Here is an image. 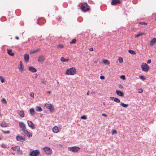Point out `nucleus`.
Returning a JSON list of instances; mask_svg holds the SVG:
<instances>
[{
  "instance_id": "b1692460",
  "label": "nucleus",
  "mask_w": 156,
  "mask_h": 156,
  "mask_svg": "<svg viewBox=\"0 0 156 156\" xmlns=\"http://www.w3.org/2000/svg\"><path fill=\"white\" fill-rule=\"evenodd\" d=\"M60 60L62 62H67L69 61V59L68 58L66 59L65 58L63 57H62L61 58Z\"/></svg>"
},
{
  "instance_id": "37998d69",
  "label": "nucleus",
  "mask_w": 156,
  "mask_h": 156,
  "mask_svg": "<svg viewBox=\"0 0 156 156\" xmlns=\"http://www.w3.org/2000/svg\"><path fill=\"white\" fill-rule=\"evenodd\" d=\"M139 24L141 25H146L147 24L146 23L144 22H140Z\"/></svg>"
},
{
  "instance_id": "f8f14e48",
  "label": "nucleus",
  "mask_w": 156,
  "mask_h": 156,
  "mask_svg": "<svg viewBox=\"0 0 156 156\" xmlns=\"http://www.w3.org/2000/svg\"><path fill=\"white\" fill-rule=\"evenodd\" d=\"M45 60L44 57L43 55H40L38 59V61L39 62H44Z\"/></svg>"
},
{
  "instance_id": "cd10ccee",
  "label": "nucleus",
  "mask_w": 156,
  "mask_h": 156,
  "mask_svg": "<svg viewBox=\"0 0 156 156\" xmlns=\"http://www.w3.org/2000/svg\"><path fill=\"white\" fill-rule=\"evenodd\" d=\"M36 111L38 112H41L42 111V108L39 106L36 107Z\"/></svg>"
},
{
  "instance_id": "58836bf2",
  "label": "nucleus",
  "mask_w": 156,
  "mask_h": 156,
  "mask_svg": "<svg viewBox=\"0 0 156 156\" xmlns=\"http://www.w3.org/2000/svg\"><path fill=\"white\" fill-rule=\"evenodd\" d=\"M2 132L5 134H9L10 132L9 131H2Z\"/></svg>"
},
{
  "instance_id": "a18cd8bd",
  "label": "nucleus",
  "mask_w": 156,
  "mask_h": 156,
  "mask_svg": "<svg viewBox=\"0 0 156 156\" xmlns=\"http://www.w3.org/2000/svg\"><path fill=\"white\" fill-rule=\"evenodd\" d=\"M141 36V34L140 33L139 34H137V35H136L135 37H139L140 36Z\"/></svg>"
},
{
  "instance_id": "c9c22d12",
  "label": "nucleus",
  "mask_w": 156,
  "mask_h": 156,
  "mask_svg": "<svg viewBox=\"0 0 156 156\" xmlns=\"http://www.w3.org/2000/svg\"><path fill=\"white\" fill-rule=\"evenodd\" d=\"M2 102L4 104H6V101L5 99L4 98H3L1 100Z\"/></svg>"
},
{
  "instance_id": "49530a36",
  "label": "nucleus",
  "mask_w": 156,
  "mask_h": 156,
  "mask_svg": "<svg viewBox=\"0 0 156 156\" xmlns=\"http://www.w3.org/2000/svg\"><path fill=\"white\" fill-rule=\"evenodd\" d=\"M100 78L101 80H103L105 79V76H100Z\"/></svg>"
},
{
  "instance_id": "864d4df0",
  "label": "nucleus",
  "mask_w": 156,
  "mask_h": 156,
  "mask_svg": "<svg viewBox=\"0 0 156 156\" xmlns=\"http://www.w3.org/2000/svg\"><path fill=\"white\" fill-rule=\"evenodd\" d=\"M102 115L103 116H104L105 117H107V115H106L105 114H104V113L102 114Z\"/></svg>"
},
{
  "instance_id": "6e6552de",
  "label": "nucleus",
  "mask_w": 156,
  "mask_h": 156,
  "mask_svg": "<svg viewBox=\"0 0 156 156\" xmlns=\"http://www.w3.org/2000/svg\"><path fill=\"white\" fill-rule=\"evenodd\" d=\"M44 105L51 112H52L54 111V106L51 104L45 103L44 104Z\"/></svg>"
},
{
  "instance_id": "4468645a",
  "label": "nucleus",
  "mask_w": 156,
  "mask_h": 156,
  "mask_svg": "<svg viewBox=\"0 0 156 156\" xmlns=\"http://www.w3.org/2000/svg\"><path fill=\"white\" fill-rule=\"evenodd\" d=\"M110 98L111 100H113V101H114L117 103H119L120 102V100L117 98L112 97H110Z\"/></svg>"
},
{
  "instance_id": "9d476101",
  "label": "nucleus",
  "mask_w": 156,
  "mask_h": 156,
  "mask_svg": "<svg viewBox=\"0 0 156 156\" xmlns=\"http://www.w3.org/2000/svg\"><path fill=\"white\" fill-rule=\"evenodd\" d=\"M16 139L17 141H21L22 142H23L25 140V139L24 138L18 135H17L16 136Z\"/></svg>"
},
{
  "instance_id": "f704fd0d",
  "label": "nucleus",
  "mask_w": 156,
  "mask_h": 156,
  "mask_svg": "<svg viewBox=\"0 0 156 156\" xmlns=\"http://www.w3.org/2000/svg\"><path fill=\"white\" fill-rule=\"evenodd\" d=\"M57 47L58 48H63V45L62 44H59L57 46Z\"/></svg>"
},
{
  "instance_id": "7c9ffc66",
  "label": "nucleus",
  "mask_w": 156,
  "mask_h": 156,
  "mask_svg": "<svg viewBox=\"0 0 156 156\" xmlns=\"http://www.w3.org/2000/svg\"><path fill=\"white\" fill-rule=\"evenodd\" d=\"M128 52L130 54L133 55H134L136 54V53L133 50H129Z\"/></svg>"
},
{
  "instance_id": "7ed1b4c3",
  "label": "nucleus",
  "mask_w": 156,
  "mask_h": 156,
  "mask_svg": "<svg viewBox=\"0 0 156 156\" xmlns=\"http://www.w3.org/2000/svg\"><path fill=\"white\" fill-rule=\"evenodd\" d=\"M80 8L81 10L84 12H87L88 9L87 7V4L85 3L80 4Z\"/></svg>"
},
{
  "instance_id": "680f3d73",
  "label": "nucleus",
  "mask_w": 156,
  "mask_h": 156,
  "mask_svg": "<svg viewBox=\"0 0 156 156\" xmlns=\"http://www.w3.org/2000/svg\"><path fill=\"white\" fill-rule=\"evenodd\" d=\"M154 20L156 21V17L155 18Z\"/></svg>"
},
{
  "instance_id": "8fccbe9b",
  "label": "nucleus",
  "mask_w": 156,
  "mask_h": 156,
  "mask_svg": "<svg viewBox=\"0 0 156 156\" xmlns=\"http://www.w3.org/2000/svg\"><path fill=\"white\" fill-rule=\"evenodd\" d=\"M34 93H31L30 94V96L32 97H33L34 98Z\"/></svg>"
},
{
  "instance_id": "5fc2aeb1",
  "label": "nucleus",
  "mask_w": 156,
  "mask_h": 156,
  "mask_svg": "<svg viewBox=\"0 0 156 156\" xmlns=\"http://www.w3.org/2000/svg\"><path fill=\"white\" fill-rule=\"evenodd\" d=\"M89 93H90V92L89 91H88L87 93V95H89Z\"/></svg>"
},
{
  "instance_id": "c85d7f7f",
  "label": "nucleus",
  "mask_w": 156,
  "mask_h": 156,
  "mask_svg": "<svg viewBox=\"0 0 156 156\" xmlns=\"http://www.w3.org/2000/svg\"><path fill=\"white\" fill-rule=\"evenodd\" d=\"M40 50L39 48L35 49L34 50H32L30 51L31 54H34V53Z\"/></svg>"
},
{
  "instance_id": "20e7f679",
  "label": "nucleus",
  "mask_w": 156,
  "mask_h": 156,
  "mask_svg": "<svg viewBox=\"0 0 156 156\" xmlns=\"http://www.w3.org/2000/svg\"><path fill=\"white\" fill-rule=\"evenodd\" d=\"M67 149L69 151H72L73 152H76L78 151L80 148L77 146H74L68 147Z\"/></svg>"
},
{
  "instance_id": "6e6d98bb",
  "label": "nucleus",
  "mask_w": 156,
  "mask_h": 156,
  "mask_svg": "<svg viewBox=\"0 0 156 156\" xmlns=\"http://www.w3.org/2000/svg\"><path fill=\"white\" fill-rule=\"evenodd\" d=\"M16 39H17V40H18V39H19V38L18 37H16Z\"/></svg>"
},
{
  "instance_id": "2eb2a0df",
  "label": "nucleus",
  "mask_w": 156,
  "mask_h": 156,
  "mask_svg": "<svg viewBox=\"0 0 156 156\" xmlns=\"http://www.w3.org/2000/svg\"><path fill=\"white\" fill-rule=\"evenodd\" d=\"M24 59L25 61L27 62L29 60V55L28 54H25L24 55Z\"/></svg>"
},
{
  "instance_id": "f257e3e1",
  "label": "nucleus",
  "mask_w": 156,
  "mask_h": 156,
  "mask_svg": "<svg viewBox=\"0 0 156 156\" xmlns=\"http://www.w3.org/2000/svg\"><path fill=\"white\" fill-rule=\"evenodd\" d=\"M76 72V69L74 67H72L68 69L66 72V75H73Z\"/></svg>"
},
{
  "instance_id": "c03bdc74",
  "label": "nucleus",
  "mask_w": 156,
  "mask_h": 156,
  "mask_svg": "<svg viewBox=\"0 0 156 156\" xmlns=\"http://www.w3.org/2000/svg\"><path fill=\"white\" fill-rule=\"evenodd\" d=\"M1 147L2 148H6V146L4 144H2L1 145Z\"/></svg>"
},
{
  "instance_id": "393cba45",
  "label": "nucleus",
  "mask_w": 156,
  "mask_h": 156,
  "mask_svg": "<svg viewBox=\"0 0 156 156\" xmlns=\"http://www.w3.org/2000/svg\"><path fill=\"white\" fill-rule=\"evenodd\" d=\"M120 105L121 106L124 108H127L129 106L128 104H124L122 102L120 103Z\"/></svg>"
},
{
  "instance_id": "bf43d9fd",
  "label": "nucleus",
  "mask_w": 156,
  "mask_h": 156,
  "mask_svg": "<svg viewBox=\"0 0 156 156\" xmlns=\"http://www.w3.org/2000/svg\"><path fill=\"white\" fill-rule=\"evenodd\" d=\"M2 117V115H1V113H0V118L1 117Z\"/></svg>"
},
{
  "instance_id": "5701e85b",
  "label": "nucleus",
  "mask_w": 156,
  "mask_h": 156,
  "mask_svg": "<svg viewBox=\"0 0 156 156\" xmlns=\"http://www.w3.org/2000/svg\"><path fill=\"white\" fill-rule=\"evenodd\" d=\"M20 67H19V70L21 71H22L23 70V66L22 63V61H20Z\"/></svg>"
},
{
  "instance_id": "09e8293b",
  "label": "nucleus",
  "mask_w": 156,
  "mask_h": 156,
  "mask_svg": "<svg viewBox=\"0 0 156 156\" xmlns=\"http://www.w3.org/2000/svg\"><path fill=\"white\" fill-rule=\"evenodd\" d=\"M119 87L120 89H122L123 88V86L121 84L119 85Z\"/></svg>"
},
{
  "instance_id": "3c124183",
  "label": "nucleus",
  "mask_w": 156,
  "mask_h": 156,
  "mask_svg": "<svg viewBox=\"0 0 156 156\" xmlns=\"http://www.w3.org/2000/svg\"><path fill=\"white\" fill-rule=\"evenodd\" d=\"M89 50L90 51H93V48H89Z\"/></svg>"
},
{
  "instance_id": "c756f323",
  "label": "nucleus",
  "mask_w": 156,
  "mask_h": 156,
  "mask_svg": "<svg viewBox=\"0 0 156 156\" xmlns=\"http://www.w3.org/2000/svg\"><path fill=\"white\" fill-rule=\"evenodd\" d=\"M103 62L104 64L106 65H108L109 64L108 61L106 59L103 60Z\"/></svg>"
},
{
  "instance_id": "412c9836",
  "label": "nucleus",
  "mask_w": 156,
  "mask_h": 156,
  "mask_svg": "<svg viewBox=\"0 0 156 156\" xmlns=\"http://www.w3.org/2000/svg\"><path fill=\"white\" fill-rule=\"evenodd\" d=\"M52 130H53V132L55 133H57L58 132V128L56 126H54L53 128L52 129Z\"/></svg>"
},
{
  "instance_id": "4be33fe9",
  "label": "nucleus",
  "mask_w": 156,
  "mask_h": 156,
  "mask_svg": "<svg viewBox=\"0 0 156 156\" xmlns=\"http://www.w3.org/2000/svg\"><path fill=\"white\" fill-rule=\"evenodd\" d=\"M20 116L21 118H23L24 116V113L23 110H21L19 113Z\"/></svg>"
},
{
  "instance_id": "a211bd4d",
  "label": "nucleus",
  "mask_w": 156,
  "mask_h": 156,
  "mask_svg": "<svg viewBox=\"0 0 156 156\" xmlns=\"http://www.w3.org/2000/svg\"><path fill=\"white\" fill-rule=\"evenodd\" d=\"M116 93L118 95L121 97H123L124 96V94L122 92L118 90H116Z\"/></svg>"
},
{
  "instance_id": "2f4dec72",
  "label": "nucleus",
  "mask_w": 156,
  "mask_h": 156,
  "mask_svg": "<svg viewBox=\"0 0 156 156\" xmlns=\"http://www.w3.org/2000/svg\"><path fill=\"white\" fill-rule=\"evenodd\" d=\"M0 80L2 83H4L5 82V80L1 76H0Z\"/></svg>"
},
{
  "instance_id": "0eeeda50",
  "label": "nucleus",
  "mask_w": 156,
  "mask_h": 156,
  "mask_svg": "<svg viewBox=\"0 0 156 156\" xmlns=\"http://www.w3.org/2000/svg\"><path fill=\"white\" fill-rule=\"evenodd\" d=\"M45 153L47 155H50L52 153V151L50 148L45 147L43 148Z\"/></svg>"
},
{
  "instance_id": "13d9d810",
  "label": "nucleus",
  "mask_w": 156,
  "mask_h": 156,
  "mask_svg": "<svg viewBox=\"0 0 156 156\" xmlns=\"http://www.w3.org/2000/svg\"><path fill=\"white\" fill-rule=\"evenodd\" d=\"M141 34V36L142 35L144 34L143 33H140Z\"/></svg>"
},
{
  "instance_id": "423d86ee",
  "label": "nucleus",
  "mask_w": 156,
  "mask_h": 156,
  "mask_svg": "<svg viewBox=\"0 0 156 156\" xmlns=\"http://www.w3.org/2000/svg\"><path fill=\"white\" fill-rule=\"evenodd\" d=\"M142 70L144 72H147L148 71L149 67L148 65L145 63H143L141 66Z\"/></svg>"
},
{
  "instance_id": "ddd939ff",
  "label": "nucleus",
  "mask_w": 156,
  "mask_h": 156,
  "mask_svg": "<svg viewBox=\"0 0 156 156\" xmlns=\"http://www.w3.org/2000/svg\"><path fill=\"white\" fill-rule=\"evenodd\" d=\"M120 0H112L111 2L112 5H115L120 3Z\"/></svg>"
},
{
  "instance_id": "6ab92c4d",
  "label": "nucleus",
  "mask_w": 156,
  "mask_h": 156,
  "mask_svg": "<svg viewBox=\"0 0 156 156\" xmlns=\"http://www.w3.org/2000/svg\"><path fill=\"white\" fill-rule=\"evenodd\" d=\"M156 42V38H154L150 42V45L151 46L153 45Z\"/></svg>"
},
{
  "instance_id": "f3484780",
  "label": "nucleus",
  "mask_w": 156,
  "mask_h": 156,
  "mask_svg": "<svg viewBox=\"0 0 156 156\" xmlns=\"http://www.w3.org/2000/svg\"><path fill=\"white\" fill-rule=\"evenodd\" d=\"M29 70L32 73H35L37 71V70L34 67L32 66L29 67Z\"/></svg>"
},
{
  "instance_id": "bb28decb",
  "label": "nucleus",
  "mask_w": 156,
  "mask_h": 156,
  "mask_svg": "<svg viewBox=\"0 0 156 156\" xmlns=\"http://www.w3.org/2000/svg\"><path fill=\"white\" fill-rule=\"evenodd\" d=\"M30 112L32 115H34L35 114V112L33 108H31L30 109Z\"/></svg>"
},
{
  "instance_id": "f03ea898",
  "label": "nucleus",
  "mask_w": 156,
  "mask_h": 156,
  "mask_svg": "<svg viewBox=\"0 0 156 156\" xmlns=\"http://www.w3.org/2000/svg\"><path fill=\"white\" fill-rule=\"evenodd\" d=\"M40 152L38 150H34L29 152V156H38Z\"/></svg>"
},
{
  "instance_id": "052dcab7",
  "label": "nucleus",
  "mask_w": 156,
  "mask_h": 156,
  "mask_svg": "<svg viewBox=\"0 0 156 156\" xmlns=\"http://www.w3.org/2000/svg\"><path fill=\"white\" fill-rule=\"evenodd\" d=\"M97 61H95L94 62V63H97Z\"/></svg>"
},
{
  "instance_id": "ea45409f",
  "label": "nucleus",
  "mask_w": 156,
  "mask_h": 156,
  "mask_svg": "<svg viewBox=\"0 0 156 156\" xmlns=\"http://www.w3.org/2000/svg\"><path fill=\"white\" fill-rule=\"evenodd\" d=\"M143 90L142 89H138V92L139 93H141L143 92Z\"/></svg>"
},
{
  "instance_id": "de8ad7c7",
  "label": "nucleus",
  "mask_w": 156,
  "mask_h": 156,
  "mask_svg": "<svg viewBox=\"0 0 156 156\" xmlns=\"http://www.w3.org/2000/svg\"><path fill=\"white\" fill-rule=\"evenodd\" d=\"M151 62V59H148L147 61V63L149 64Z\"/></svg>"
},
{
  "instance_id": "4c0bfd02",
  "label": "nucleus",
  "mask_w": 156,
  "mask_h": 156,
  "mask_svg": "<svg viewBox=\"0 0 156 156\" xmlns=\"http://www.w3.org/2000/svg\"><path fill=\"white\" fill-rule=\"evenodd\" d=\"M81 119H87V118L85 115H83L81 117Z\"/></svg>"
},
{
  "instance_id": "39448f33",
  "label": "nucleus",
  "mask_w": 156,
  "mask_h": 156,
  "mask_svg": "<svg viewBox=\"0 0 156 156\" xmlns=\"http://www.w3.org/2000/svg\"><path fill=\"white\" fill-rule=\"evenodd\" d=\"M21 131H22V132H21V133L23 135L28 137H32V134L31 133H29V132L26 129L22 130Z\"/></svg>"
},
{
  "instance_id": "603ef678",
  "label": "nucleus",
  "mask_w": 156,
  "mask_h": 156,
  "mask_svg": "<svg viewBox=\"0 0 156 156\" xmlns=\"http://www.w3.org/2000/svg\"><path fill=\"white\" fill-rule=\"evenodd\" d=\"M42 83L43 84H45L46 83V81H42Z\"/></svg>"
},
{
  "instance_id": "1a4fd4ad",
  "label": "nucleus",
  "mask_w": 156,
  "mask_h": 156,
  "mask_svg": "<svg viewBox=\"0 0 156 156\" xmlns=\"http://www.w3.org/2000/svg\"><path fill=\"white\" fill-rule=\"evenodd\" d=\"M19 126L20 128L21 129V130L26 129V125L23 122H20Z\"/></svg>"
},
{
  "instance_id": "79ce46f5",
  "label": "nucleus",
  "mask_w": 156,
  "mask_h": 156,
  "mask_svg": "<svg viewBox=\"0 0 156 156\" xmlns=\"http://www.w3.org/2000/svg\"><path fill=\"white\" fill-rule=\"evenodd\" d=\"M120 78L123 80L125 79V76L124 75H121L120 76Z\"/></svg>"
},
{
  "instance_id": "dca6fc26",
  "label": "nucleus",
  "mask_w": 156,
  "mask_h": 156,
  "mask_svg": "<svg viewBox=\"0 0 156 156\" xmlns=\"http://www.w3.org/2000/svg\"><path fill=\"white\" fill-rule=\"evenodd\" d=\"M11 149L14 151H17L19 152L20 150V147L19 146H16L14 147H12Z\"/></svg>"
},
{
  "instance_id": "473e14b6",
  "label": "nucleus",
  "mask_w": 156,
  "mask_h": 156,
  "mask_svg": "<svg viewBox=\"0 0 156 156\" xmlns=\"http://www.w3.org/2000/svg\"><path fill=\"white\" fill-rule=\"evenodd\" d=\"M76 40L75 39H73L70 42V44H74L76 43Z\"/></svg>"
},
{
  "instance_id": "aec40b11",
  "label": "nucleus",
  "mask_w": 156,
  "mask_h": 156,
  "mask_svg": "<svg viewBox=\"0 0 156 156\" xmlns=\"http://www.w3.org/2000/svg\"><path fill=\"white\" fill-rule=\"evenodd\" d=\"M8 125V123L4 121H2L0 124L1 126L3 127H7Z\"/></svg>"
},
{
  "instance_id": "72a5a7b5",
  "label": "nucleus",
  "mask_w": 156,
  "mask_h": 156,
  "mask_svg": "<svg viewBox=\"0 0 156 156\" xmlns=\"http://www.w3.org/2000/svg\"><path fill=\"white\" fill-rule=\"evenodd\" d=\"M139 78L143 81L145 80V78L143 76H142V75L140 76Z\"/></svg>"
},
{
  "instance_id": "4d7b16f0",
  "label": "nucleus",
  "mask_w": 156,
  "mask_h": 156,
  "mask_svg": "<svg viewBox=\"0 0 156 156\" xmlns=\"http://www.w3.org/2000/svg\"><path fill=\"white\" fill-rule=\"evenodd\" d=\"M51 91H49L47 92V93H49V94L51 93Z\"/></svg>"
},
{
  "instance_id": "9b49d317",
  "label": "nucleus",
  "mask_w": 156,
  "mask_h": 156,
  "mask_svg": "<svg viewBox=\"0 0 156 156\" xmlns=\"http://www.w3.org/2000/svg\"><path fill=\"white\" fill-rule=\"evenodd\" d=\"M27 123L29 126L32 129H34L35 128L34 127V125L31 121L28 120L27 121Z\"/></svg>"
},
{
  "instance_id": "a19ab883",
  "label": "nucleus",
  "mask_w": 156,
  "mask_h": 156,
  "mask_svg": "<svg viewBox=\"0 0 156 156\" xmlns=\"http://www.w3.org/2000/svg\"><path fill=\"white\" fill-rule=\"evenodd\" d=\"M119 62L120 63H121L123 62V59L122 58V57H120L119 58Z\"/></svg>"
},
{
  "instance_id": "a878e982",
  "label": "nucleus",
  "mask_w": 156,
  "mask_h": 156,
  "mask_svg": "<svg viewBox=\"0 0 156 156\" xmlns=\"http://www.w3.org/2000/svg\"><path fill=\"white\" fill-rule=\"evenodd\" d=\"M7 52L9 55L11 56H13L14 55L13 53H12V51L11 50H7Z\"/></svg>"
},
{
  "instance_id": "e433bc0d",
  "label": "nucleus",
  "mask_w": 156,
  "mask_h": 156,
  "mask_svg": "<svg viewBox=\"0 0 156 156\" xmlns=\"http://www.w3.org/2000/svg\"><path fill=\"white\" fill-rule=\"evenodd\" d=\"M112 135L117 134V131L115 130H113L112 131Z\"/></svg>"
}]
</instances>
